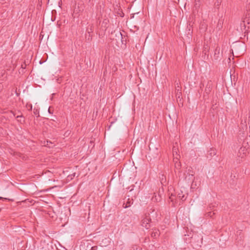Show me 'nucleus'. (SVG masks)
I'll use <instances>...</instances> for the list:
<instances>
[{
  "label": "nucleus",
  "mask_w": 250,
  "mask_h": 250,
  "mask_svg": "<svg viewBox=\"0 0 250 250\" xmlns=\"http://www.w3.org/2000/svg\"><path fill=\"white\" fill-rule=\"evenodd\" d=\"M50 144H52V143H51L50 141H47V144H46V145H45V146H48V147H51V146H50V145H49Z\"/></svg>",
  "instance_id": "obj_11"
},
{
  "label": "nucleus",
  "mask_w": 250,
  "mask_h": 250,
  "mask_svg": "<svg viewBox=\"0 0 250 250\" xmlns=\"http://www.w3.org/2000/svg\"><path fill=\"white\" fill-rule=\"evenodd\" d=\"M22 117H23L22 115H18V116H16L17 119H18L19 118H22Z\"/></svg>",
  "instance_id": "obj_16"
},
{
  "label": "nucleus",
  "mask_w": 250,
  "mask_h": 250,
  "mask_svg": "<svg viewBox=\"0 0 250 250\" xmlns=\"http://www.w3.org/2000/svg\"><path fill=\"white\" fill-rule=\"evenodd\" d=\"M220 50V49L219 46H217L214 50V59L216 60L221 59Z\"/></svg>",
  "instance_id": "obj_2"
},
{
  "label": "nucleus",
  "mask_w": 250,
  "mask_h": 250,
  "mask_svg": "<svg viewBox=\"0 0 250 250\" xmlns=\"http://www.w3.org/2000/svg\"><path fill=\"white\" fill-rule=\"evenodd\" d=\"M87 32H88V33L90 34V32H92V29L91 28V27H90V29H89L88 28L87 29Z\"/></svg>",
  "instance_id": "obj_10"
},
{
  "label": "nucleus",
  "mask_w": 250,
  "mask_h": 250,
  "mask_svg": "<svg viewBox=\"0 0 250 250\" xmlns=\"http://www.w3.org/2000/svg\"><path fill=\"white\" fill-rule=\"evenodd\" d=\"M185 198V196H184V195H183V196H182V197H181V199L182 200H185V198Z\"/></svg>",
  "instance_id": "obj_19"
},
{
  "label": "nucleus",
  "mask_w": 250,
  "mask_h": 250,
  "mask_svg": "<svg viewBox=\"0 0 250 250\" xmlns=\"http://www.w3.org/2000/svg\"><path fill=\"white\" fill-rule=\"evenodd\" d=\"M18 121L19 122H20V123L22 124V123H23L24 122V120H23V119H20V120H18Z\"/></svg>",
  "instance_id": "obj_13"
},
{
  "label": "nucleus",
  "mask_w": 250,
  "mask_h": 250,
  "mask_svg": "<svg viewBox=\"0 0 250 250\" xmlns=\"http://www.w3.org/2000/svg\"><path fill=\"white\" fill-rule=\"evenodd\" d=\"M196 1H199V0H195Z\"/></svg>",
  "instance_id": "obj_21"
},
{
  "label": "nucleus",
  "mask_w": 250,
  "mask_h": 250,
  "mask_svg": "<svg viewBox=\"0 0 250 250\" xmlns=\"http://www.w3.org/2000/svg\"><path fill=\"white\" fill-rule=\"evenodd\" d=\"M164 180V179L162 178V182Z\"/></svg>",
  "instance_id": "obj_22"
},
{
  "label": "nucleus",
  "mask_w": 250,
  "mask_h": 250,
  "mask_svg": "<svg viewBox=\"0 0 250 250\" xmlns=\"http://www.w3.org/2000/svg\"><path fill=\"white\" fill-rule=\"evenodd\" d=\"M159 231L158 230H153L151 233V236L154 238H157L159 235Z\"/></svg>",
  "instance_id": "obj_3"
},
{
  "label": "nucleus",
  "mask_w": 250,
  "mask_h": 250,
  "mask_svg": "<svg viewBox=\"0 0 250 250\" xmlns=\"http://www.w3.org/2000/svg\"><path fill=\"white\" fill-rule=\"evenodd\" d=\"M206 214L208 216H209L210 217H212L213 215H214L215 214V213L214 212H212V211H208V212Z\"/></svg>",
  "instance_id": "obj_7"
},
{
  "label": "nucleus",
  "mask_w": 250,
  "mask_h": 250,
  "mask_svg": "<svg viewBox=\"0 0 250 250\" xmlns=\"http://www.w3.org/2000/svg\"><path fill=\"white\" fill-rule=\"evenodd\" d=\"M188 174L189 176L193 177L194 175V172L191 167H189L187 171Z\"/></svg>",
  "instance_id": "obj_4"
},
{
  "label": "nucleus",
  "mask_w": 250,
  "mask_h": 250,
  "mask_svg": "<svg viewBox=\"0 0 250 250\" xmlns=\"http://www.w3.org/2000/svg\"><path fill=\"white\" fill-rule=\"evenodd\" d=\"M34 113L35 114V115H38L39 114V111L37 110V109H34Z\"/></svg>",
  "instance_id": "obj_9"
},
{
  "label": "nucleus",
  "mask_w": 250,
  "mask_h": 250,
  "mask_svg": "<svg viewBox=\"0 0 250 250\" xmlns=\"http://www.w3.org/2000/svg\"><path fill=\"white\" fill-rule=\"evenodd\" d=\"M247 150L245 147L240 148L239 152L240 153L241 152H243V154H245L246 153Z\"/></svg>",
  "instance_id": "obj_6"
},
{
  "label": "nucleus",
  "mask_w": 250,
  "mask_h": 250,
  "mask_svg": "<svg viewBox=\"0 0 250 250\" xmlns=\"http://www.w3.org/2000/svg\"><path fill=\"white\" fill-rule=\"evenodd\" d=\"M151 219L149 216H146L144 218L141 222V225L143 227L145 228L146 229H148L150 226Z\"/></svg>",
  "instance_id": "obj_1"
},
{
  "label": "nucleus",
  "mask_w": 250,
  "mask_h": 250,
  "mask_svg": "<svg viewBox=\"0 0 250 250\" xmlns=\"http://www.w3.org/2000/svg\"><path fill=\"white\" fill-rule=\"evenodd\" d=\"M128 203L129 204V205H128V206H127V205H126V206H125V208H127V207H128L130 206V202H128Z\"/></svg>",
  "instance_id": "obj_17"
},
{
  "label": "nucleus",
  "mask_w": 250,
  "mask_h": 250,
  "mask_svg": "<svg viewBox=\"0 0 250 250\" xmlns=\"http://www.w3.org/2000/svg\"><path fill=\"white\" fill-rule=\"evenodd\" d=\"M175 165H176V166H175V167H176V168L177 169H178V168H179V167L180 166V163H177V164H176Z\"/></svg>",
  "instance_id": "obj_15"
},
{
  "label": "nucleus",
  "mask_w": 250,
  "mask_h": 250,
  "mask_svg": "<svg viewBox=\"0 0 250 250\" xmlns=\"http://www.w3.org/2000/svg\"><path fill=\"white\" fill-rule=\"evenodd\" d=\"M26 107L29 110H32V105L31 104H27Z\"/></svg>",
  "instance_id": "obj_8"
},
{
  "label": "nucleus",
  "mask_w": 250,
  "mask_h": 250,
  "mask_svg": "<svg viewBox=\"0 0 250 250\" xmlns=\"http://www.w3.org/2000/svg\"><path fill=\"white\" fill-rule=\"evenodd\" d=\"M75 175H76V173H74L72 175H69L68 176V177H70V178L72 179L73 178V177H75Z\"/></svg>",
  "instance_id": "obj_12"
},
{
  "label": "nucleus",
  "mask_w": 250,
  "mask_h": 250,
  "mask_svg": "<svg viewBox=\"0 0 250 250\" xmlns=\"http://www.w3.org/2000/svg\"><path fill=\"white\" fill-rule=\"evenodd\" d=\"M250 17H249L248 18H247L245 19L243 21V22L244 23V25H245L246 23H247L248 24H250Z\"/></svg>",
  "instance_id": "obj_5"
},
{
  "label": "nucleus",
  "mask_w": 250,
  "mask_h": 250,
  "mask_svg": "<svg viewBox=\"0 0 250 250\" xmlns=\"http://www.w3.org/2000/svg\"><path fill=\"white\" fill-rule=\"evenodd\" d=\"M48 112H49V113H52V112H51L50 107H49V108H48Z\"/></svg>",
  "instance_id": "obj_20"
},
{
  "label": "nucleus",
  "mask_w": 250,
  "mask_h": 250,
  "mask_svg": "<svg viewBox=\"0 0 250 250\" xmlns=\"http://www.w3.org/2000/svg\"><path fill=\"white\" fill-rule=\"evenodd\" d=\"M97 246H94V247H92L91 248V250H97Z\"/></svg>",
  "instance_id": "obj_14"
},
{
  "label": "nucleus",
  "mask_w": 250,
  "mask_h": 250,
  "mask_svg": "<svg viewBox=\"0 0 250 250\" xmlns=\"http://www.w3.org/2000/svg\"><path fill=\"white\" fill-rule=\"evenodd\" d=\"M248 123L250 124V114L249 115V118H248Z\"/></svg>",
  "instance_id": "obj_18"
}]
</instances>
